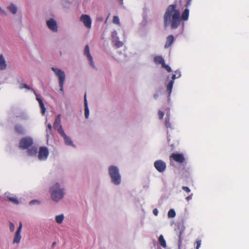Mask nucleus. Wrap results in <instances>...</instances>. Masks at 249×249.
<instances>
[{"label":"nucleus","instance_id":"72a5a7b5","mask_svg":"<svg viewBox=\"0 0 249 249\" xmlns=\"http://www.w3.org/2000/svg\"><path fill=\"white\" fill-rule=\"evenodd\" d=\"M181 233H182V232H180L179 236H178L179 239H178V246L179 248H180L181 244L182 243Z\"/></svg>","mask_w":249,"mask_h":249},{"label":"nucleus","instance_id":"cd10ccee","mask_svg":"<svg viewBox=\"0 0 249 249\" xmlns=\"http://www.w3.org/2000/svg\"><path fill=\"white\" fill-rule=\"evenodd\" d=\"M55 129L57 130L58 132L61 137H63V136L66 135V134L65 133L62 126H60L59 127Z\"/></svg>","mask_w":249,"mask_h":249},{"label":"nucleus","instance_id":"f257e3e1","mask_svg":"<svg viewBox=\"0 0 249 249\" xmlns=\"http://www.w3.org/2000/svg\"><path fill=\"white\" fill-rule=\"evenodd\" d=\"M164 25L170 26L172 29H177L180 25L181 18L179 10L177 9V4H172L167 7L164 17Z\"/></svg>","mask_w":249,"mask_h":249},{"label":"nucleus","instance_id":"e433bc0d","mask_svg":"<svg viewBox=\"0 0 249 249\" xmlns=\"http://www.w3.org/2000/svg\"><path fill=\"white\" fill-rule=\"evenodd\" d=\"M21 229H22V223L21 222H20L19 223V226L16 232V233H18V234H20V232H21Z\"/></svg>","mask_w":249,"mask_h":249},{"label":"nucleus","instance_id":"c756f323","mask_svg":"<svg viewBox=\"0 0 249 249\" xmlns=\"http://www.w3.org/2000/svg\"><path fill=\"white\" fill-rule=\"evenodd\" d=\"M46 132L47 135L51 134L52 133V126L50 124H48L47 126Z\"/></svg>","mask_w":249,"mask_h":249},{"label":"nucleus","instance_id":"c85d7f7f","mask_svg":"<svg viewBox=\"0 0 249 249\" xmlns=\"http://www.w3.org/2000/svg\"><path fill=\"white\" fill-rule=\"evenodd\" d=\"M176 216V213L173 209H170L168 212V216L173 218Z\"/></svg>","mask_w":249,"mask_h":249},{"label":"nucleus","instance_id":"a18cd8bd","mask_svg":"<svg viewBox=\"0 0 249 249\" xmlns=\"http://www.w3.org/2000/svg\"><path fill=\"white\" fill-rule=\"evenodd\" d=\"M191 0H188V1L187 2L186 5V7H188L190 4Z\"/></svg>","mask_w":249,"mask_h":249},{"label":"nucleus","instance_id":"4c0bfd02","mask_svg":"<svg viewBox=\"0 0 249 249\" xmlns=\"http://www.w3.org/2000/svg\"><path fill=\"white\" fill-rule=\"evenodd\" d=\"M9 225V228L10 231L12 232L14 231L15 230V226L14 224L10 222Z\"/></svg>","mask_w":249,"mask_h":249},{"label":"nucleus","instance_id":"7c9ffc66","mask_svg":"<svg viewBox=\"0 0 249 249\" xmlns=\"http://www.w3.org/2000/svg\"><path fill=\"white\" fill-rule=\"evenodd\" d=\"M113 22L115 24L120 25L119 18L117 16H114L113 18Z\"/></svg>","mask_w":249,"mask_h":249},{"label":"nucleus","instance_id":"f03ea898","mask_svg":"<svg viewBox=\"0 0 249 249\" xmlns=\"http://www.w3.org/2000/svg\"><path fill=\"white\" fill-rule=\"evenodd\" d=\"M50 193L53 201L57 202L61 200L65 195L63 189L60 188L58 183H56L50 189Z\"/></svg>","mask_w":249,"mask_h":249},{"label":"nucleus","instance_id":"de8ad7c7","mask_svg":"<svg viewBox=\"0 0 249 249\" xmlns=\"http://www.w3.org/2000/svg\"><path fill=\"white\" fill-rule=\"evenodd\" d=\"M55 242H53V246H54V245H55Z\"/></svg>","mask_w":249,"mask_h":249},{"label":"nucleus","instance_id":"aec40b11","mask_svg":"<svg viewBox=\"0 0 249 249\" xmlns=\"http://www.w3.org/2000/svg\"><path fill=\"white\" fill-rule=\"evenodd\" d=\"M15 131L18 134H22L24 133V128L21 125L17 124L15 126Z\"/></svg>","mask_w":249,"mask_h":249},{"label":"nucleus","instance_id":"4468645a","mask_svg":"<svg viewBox=\"0 0 249 249\" xmlns=\"http://www.w3.org/2000/svg\"><path fill=\"white\" fill-rule=\"evenodd\" d=\"M61 115L58 114L56 117L54 123L53 124V128L55 129L59 127L61 125Z\"/></svg>","mask_w":249,"mask_h":249},{"label":"nucleus","instance_id":"49530a36","mask_svg":"<svg viewBox=\"0 0 249 249\" xmlns=\"http://www.w3.org/2000/svg\"><path fill=\"white\" fill-rule=\"evenodd\" d=\"M186 198L188 201H189L190 199H192V196H187Z\"/></svg>","mask_w":249,"mask_h":249},{"label":"nucleus","instance_id":"f8f14e48","mask_svg":"<svg viewBox=\"0 0 249 249\" xmlns=\"http://www.w3.org/2000/svg\"><path fill=\"white\" fill-rule=\"evenodd\" d=\"M84 53L85 55H86V56L87 57L88 60L89 61L90 65L92 67H94L92 57L90 54L89 49L88 45H86L85 46L84 50Z\"/></svg>","mask_w":249,"mask_h":249},{"label":"nucleus","instance_id":"412c9836","mask_svg":"<svg viewBox=\"0 0 249 249\" xmlns=\"http://www.w3.org/2000/svg\"><path fill=\"white\" fill-rule=\"evenodd\" d=\"M37 151V148L36 147H32L29 148L27 150V152L29 155L33 156L36 154Z\"/></svg>","mask_w":249,"mask_h":249},{"label":"nucleus","instance_id":"ddd939ff","mask_svg":"<svg viewBox=\"0 0 249 249\" xmlns=\"http://www.w3.org/2000/svg\"><path fill=\"white\" fill-rule=\"evenodd\" d=\"M174 41V37L173 35H170L168 36L166 38V41L164 45L165 48H169Z\"/></svg>","mask_w":249,"mask_h":249},{"label":"nucleus","instance_id":"39448f33","mask_svg":"<svg viewBox=\"0 0 249 249\" xmlns=\"http://www.w3.org/2000/svg\"><path fill=\"white\" fill-rule=\"evenodd\" d=\"M20 89H23V88H25V89H26L28 90H32L34 91V92H35V95L36 96V100L38 101L39 104V106H40V107L41 108V113L43 114H45V112L46 111V108L45 107V106L43 104V101L39 97V96L38 94H37L36 93L35 91L31 88H30L27 85H26V84H21L20 85Z\"/></svg>","mask_w":249,"mask_h":249},{"label":"nucleus","instance_id":"f704fd0d","mask_svg":"<svg viewBox=\"0 0 249 249\" xmlns=\"http://www.w3.org/2000/svg\"><path fill=\"white\" fill-rule=\"evenodd\" d=\"M123 42H121V41H116V42L115 43V45L118 48H120L121 47H122L123 46Z\"/></svg>","mask_w":249,"mask_h":249},{"label":"nucleus","instance_id":"20e7f679","mask_svg":"<svg viewBox=\"0 0 249 249\" xmlns=\"http://www.w3.org/2000/svg\"><path fill=\"white\" fill-rule=\"evenodd\" d=\"M52 70L54 72L56 76L58 78L60 90L64 93L63 86L66 78L65 72L61 70L54 67H52Z\"/></svg>","mask_w":249,"mask_h":249},{"label":"nucleus","instance_id":"4be33fe9","mask_svg":"<svg viewBox=\"0 0 249 249\" xmlns=\"http://www.w3.org/2000/svg\"><path fill=\"white\" fill-rule=\"evenodd\" d=\"M7 199L14 204H18L19 201L18 198L14 196H7Z\"/></svg>","mask_w":249,"mask_h":249},{"label":"nucleus","instance_id":"7ed1b4c3","mask_svg":"<svg viewBox=\"0 0 249 249\" xmlns=\"http://www.w3.org/2000/svg\"><path fill=\"white\" fill-rule=\"evenodd\" d=\"M108 172L112 182L115 185L120 184L121 178L118 168L115 166H111L108 169Z\"/></svg>","mask_w":249,"mask_h":249},{"label":"nucleus","instance_id":"0eeeda50","mask_svg":"<svg viewBox=\"0 0 249 249\" xmlns=\"http://www.w3.org/2000/svg\"><path fill=\"white\" fill-rule=\"evenodd\" d=\"M185 157L183 154L172 153L170 156V160H174L179 163H182L185 161Z\"/></svg>","mask_w":249,"mask_h":249},{"label":"nucleus","instance_id":"2eb2a0df","mask_svg":"<svg viewBox=\"0 0 249 249\" xmlns=\"http://www.w3.org/2000/svg\"><path fill=\"white\" fill-rule=\"evenodd\" d=\"M84 106H85V116L86 118H88L89 116V110L88 107V103L86 97V93L84 95Z\"/></svg>","mask_w":249,"mask_h":249},{"label":"nucleus","instance_id":"37998d69","mask_svg":"<svg viewBox=\"0 0 249 249\" xmlns=\"http://www.w3.org/2000/svg\"><path fill=\"white\" fill-rule=\"evenodd\" d=\"M153 213L155 215H157L158 214V210L157 209H155L154 210H153Z\"/></svg>","mask_w":249,"mask_h":249},{"label":"nucleus","instance_id":"ea45409f","mask_svg":"<svg viewBox=\"0 0 249 249\" xmlns=\"http://www.w3.org/2000/svg\"><path fill=\"white\" fill-rule=\"evenodd\" d=\"M196 249H198L201 245V241H200V240L197 241L196 242Z\"/></svg>","mask_w":249,"mask_h":249},{"label":"nucleus","instance_id":"c03bdc74","mask_svg":"<svg viewBox=\"0 0 249 249\" xmlns=\"http://www.w3.org/2000/svg\"><path fill=\"white\" fill-rule=\"evenodd\" d=\"M176 78H177V77H176V74H173V75H172V80H173V81H174V80H175Z\"/></svg>","mask_w":249,"mask_h":249},{"label":"nucleus","instance_id":"6e6552de","mask_svg":"<svg viewBox=\"0 0 249 249\" xmlns=\"http://www.w3.org/2000/svg\"><path fill=\"white\" fill-rule=\"evenodd\" d=\"M80 20L83 23L84 26L87 28H91L92 20L89 15L85 14L82 15L80 18Z\"/></svg>","mask_w":249,"mask_h":249},{"label":"nucleus","instance_id":"473e14b6","mask_svg":"<svg viewBox=\"0 0 249 249\" xmlns=\"http://www.w3.org/2000/svg\"><path fill=\"white\" fill-rule=\"evenodd\" d=\"M165 125L167 128L171 127V124L169 122V118H166L165 121Z\"/></svg>","mask_w":249,"mask_h":249},{"label":"nucleus","instance_id":"6ab92c4d","mask_svg":"<svg viewBox=\"0 0 249 249\" xmlns=\"http://www.w3.org/2000/svg\"><path fill=\"white\" fill-rule=\"evenodd\" d=\"M63 138L64 140L65 143L66 145L74 146L73 142L70 137L66 135L64 136H63Z\"/></svg>","mask_w":249,"mask_h":249},{"label":"nucleus","instance_id":"f3484780","mask_svg":"<svg viewBox=\"0 0 249 249\" xmlns=\"http://www.w3.org/2000/svg\"><path fill=\"white\" fill-rule=\"evenodd\" d=\"M6 68L5 60L2 54L0 55V70H5Z\"/></svg>","mask_w":249,"mask_h":249},{"label":"nucleus","instance_id":"9b49d317","mask_svg":"<svg viewBox=\"0 0 249 249\" xmlns=\"http://www.w3.org/2000/svg\"><path fill=\"white\" fill-rule=\"evenodd\" d=\"M48 27L53 32L57 31V25L56 21L53 18H51L48 20L46 22Z\"/></svg>","mask_w":249,"mask_h":249},{"label":"nucleus","instance_id":"a19ab883","mask_svg":"<svg viewBox=\"0 0 249 249\" xmlns=\"http://www.w3.org/2000/svg\"><path fill=\"white\" fill-rule=\"evenodd\" d=\"M175 74H176V75H177V78H178L180 76V73L179 71H176Z\"/></svg>","mask_w":249,"mask_h":249},{"label":"nucleus","instance_id":"393cba45","mask_svg":"<svg viewBox=\"0 0 249 249\" xmlns=\"http://www.w3.org/2000/svg\"><path fill=\"white\" fill-rule=\"evenodd\" d=\"M174 83V81L173 80H171L167 85V91L168 92L169 94L171 93Z\"/></svg>","mask_w":249,"mask_h":249},{"label":"nucleus","instance_id":"1a4fd4ad","mask_svg":"<svg viewBox=\"0 0 249 249\" xmlns=\"http://www.w3.org/2000/svg\"><path fill=\"white\" fill-rule=\"evenodd\" d=\"M154 167L158 172L162 173L165 170L166 165L163 161L158 160L154 162Z\"/></svg>","mask_w":249,"mask_h":249},{"label":"nucleus","instance_id":"bb28decb","mask_svg":"<svg viewBox=\"0 0 249 249\" xmlns=\"http://www.w3.org/2000/svg\"><path fill=\"white\" fill-rule=\"evenodd\" d=\"M63 219L64 215L63 214L58 215L55 217L56 222L58 224L61 223L63 222Z\"/></svg>","mask_w":249,"mask_h":249},{"label":"nucleus","instance_id":"79ce46f5","mask_svg":"<svg viewBox=\"0 0 249 249\" xmlns=\"http://www.w3.org/2000/svg\"><path fill=\"white\" fill-rule=\"evenodd\" d=\"M35 203H39V202H38V201L37 200H32V201H30V204L31 205H32V204H34Z\"/></svg>","mask_w":249,"mask_h":249},{"label":"nucleus","instance_id":"5701e85b","mask_svg":"<svg viewBox=\"0 0 249 249\" xmlns=\"http://www.w3.org/2000/svg\"><path fill=\"white\" fill-rule=\"evenodd\" d=\"M159 242L160 245L163 248L166 247V244L165 240L164 239L163 236L162 235H160L159 237Z\"/></svg>","mask_w":249,"mask_h":249},{"label":"nucleus","instance_id":"a878e982","mask_svg":"<svg viewBox=\"0 0 249 249\" xmlns=\"http://www.w3.org/2000/svg\"><path fill=\"white\" fill-rule=\"evenodd\" d=\"M21 238V236L20 234H18V233L17 234V233H15L14 240H13V243L14 244H15V243L18 244L20 241Z\"/></svg>","mask_w":249,"mask_h":249},{"label":"nucleus","instance_id":"9d476101","mask_svg":"<svg viewBox=\"0 0 249 249\" xmlns=\"http://www.w3.org/2000/svg\"><path fill=\"white\" fill-rule=\"evenodd\" d=\"M49 155L48 149L46 147H41L38 152V159L40 160H46Z\"/></svg>","mask_w":249,"mask_h":249},{"label":"nucleus","instance_id":"c9c22d12","mask_svg":"<svg viewBox=\"0 0 249 249\" xmlns=\"http://www.w3.org/2000/svg\"><path fill=\"white\" fill-rule=\"evenodd\" d=\"M164 113L161 110H159L158 111V115L160 119H162L164 116Z\"/></svg>","mask_w":249,"mask_h":249},{"label":"nucleus","instance_id":"b1692460","mask_svg":"<svg viewBox=\"0 0 249 249\" xmlns=\"http://www.w3.org/2000/svg\"><path fill=\"white\" fill-rule=\"evenodd\" d=\"M8 9L13 14H15L17 12V7L13 4H11L7 7Z\"/></svg>","mask_w":249,"mask_h":249},{"label":"nucleus","instance_id":"58836bf2","mask_svg":"<svg viewBox=\"0 0 249 249\" xmlns=\"http://www.w3.org/2000/svg\"><path fill=\"white\" fill-rule=\"evenodd\" d=\"M182 189L187 193H190L191 191L190 189L187 186H183Z\"/></svg>","mask_w":249,"mask_h":249},{"label":"nucleus","instance_id":"423d86ee","mask_svg":"<svg viewBox=\"0 0 249 249\" xmlns=\"http://www.w3.org/2000/svg\"><path fill=\"white\" fill-rule=\"evenodd\" d=\"M33 144L32 139L29 138H23L21 139L19 142V147L26 149L29 148Z\"/></svg>","mask_w":249,"mask_h":249},{"label":"nucleus","instance_id":"2f4dec72","mask_svg":"<svg viewBox=\"0 0 249 249\" xmlns=\"http://www.w3.org/2000/svg\"><path fill=\"white\" fill-rule=\"evenodd\" d=\"M163 68H164L168 72H171L172 71L171 68L170 66L166 65L165 63L161 66Z\"/></svg>","mask_w":249,"mask_h":249},{"label":"nucleus","instance_id":"a211bd4d","mask_svg":"<svg viewBox=\"0 0 249 249\" xmlns=\"http://www.w3.org/2000/svg\"><path fill=\"white\" fill-rule=\"evenodd\" d=\"M189 14V11L188 9H185L183 13H182L181 18V20H183L184 21L187 20L188 19Z\"/></svg>","mask_w":249,"mask_h":249},{"label":"nucleus","instance_id":"dca6fc26","mask_svg":"<svg viewBox=\"0 0 249 249\" xmlns=\"http://www.w3.org/2000/svg\"><path fill=\"white\" fill-rule=\"evenodd\" d=\"M154 61L157 65H161V66L165 63L162 57L160 56H156L154 58Z\"/></svg>","mask_w":249,"mask_h":249}]
</instances>
